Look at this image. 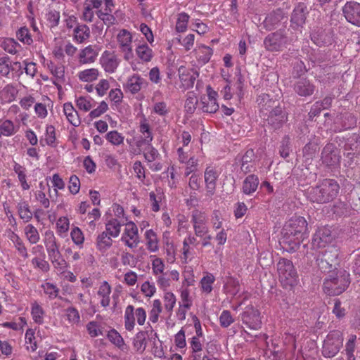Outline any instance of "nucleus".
Here are the masks:
<instances>
[{
  "label": "nucleus",
  "instance_id": "obj_1",
  "mask_svg": "<svg viewBox=\"0 0 360 360\" xmlns=\"http://www.w3.org/2000/svg\"><path fill=\"white\" fill-rule=\"evenodd\" d=\"M283 234L286 243L299 247L301 242L309 235L306 219L301 216L292 217L285 224Z\"/></svg>",
  "mask_w": 360,
  "mask_h": 360
},
{
  "label": "nucleus",
  "instance_id": "obj_2",
  "mask_svg": "<svg viewBox=\"0 0 360 360\" xmlns=\"http://www.w3.org/2000/svg\"><path fill=\"white\" fill-rule=\"evenodd\" d=\"M340 186L333 179H326L308 191L307 198L313 202L326 203L338 195Z\"/></svg>",
  "mask_w": 360,
  "mask_h": 360
},
{
  "label": "nucleus",
  "instance_id": "obj_3",
  "mask_svg": "<svg viewBox=\"0 0 360 360\" xmlns=\"http://www.w3.org/2000/svg\"><path fill=\"white\" fill-rule=\"evenodd\" d=\"M328 272L323 282V290L329 295H338L343 292L350 283L349 274L345 269H335Z\"/></svg>",
  "mask_w": 360,
  "mask_h": 360
},
{
  "label": "nucleus",
  "instance_id": "obj_4",
  "mask_svg": "<svg viewBox=\"0 0 360 360\" xmlns=\"http://www.w3.org/2000/svg\"><path fill=\"white\" fill-rule=\"evenodd\" d=\"M279 281L285 288L296 284L297 273L292 261L281 258L276 264Z\"/></svg>",
  "mask_w": 360,
  "mask_h": 360
},
{
  "label": "nucleus",
  "instance_id": "obj_5",
  "mask_svg": "<svg viewBox=\"0 0 360 360\" xmlns=\"http://www.w3.org/2000/svg\"><path fill=\"white\" fill-rule=\"evenodd\" d=\"M339 250L335 246H329L320 251L316 257V264L321 271L330 272L333 267L338 264Z\"/></svg>",
  "mask_w": 360,
  "mask_h": 360
},
{
  "label": "nucleus",
  "instance_id": "obj_6",
  "mask_svg": "<svg viewBox=\"0 0 360 360\" xmlns=\"http://www.w3.org/2000/svg\"><path fill=\"white\" fill-rule=\"evenodd\" d=\"M147 317L146 311L143 307L135 308L129 304L124 309V328L127 331H133L136 326V321L139 326H143Z\"/></svg>",
  "mask_w": 360,
  "mask_h": 360
},
{
  "label": "nucleus",
  "instance_id": "obj_7",
  "mask_svg": "<svg viewBox=\"0 0 360 360\" xmlns=\"http://www.w3.org/2000/svg\"><path fill=\"white\" fill-rule=\"evenodd\" d=\"M343 338L340 331L330 333L323 345L322 354L325 357L331 358L335 356L342 346Z\"/></svg>",
  "mask_w": 360,
  "mask_h": 360
},
{
  "label": "nucleus",
  "instance_id": "obj_8",
  "mask_svg": "<svg viewBox=\"0 0 360 360\" xmlns=\"http://www.w3.org/2000/svg\"><path fill=\"white\" fill-rule=\"evenodd\" d=\"M20 62L12 61L9 56L0 57V75L6 78H14L22 74Z\"/></svg>",
  "mask_w": 360,
  "mask_h": 360
},
{
  "label": "nucleus",
  "instance_id": "obj_9",
  "mask_svg": "<svg viewBox=\"0 0 360 360\" xmlns=\"http://www.w3.org/2000/svg\"><path fill=\"white\" fill-rule=\"evenodd\" d=\"M288 44V37L281 30L269 34L264 40V46L269 51H281Z\"/></svg>",
  "mask_w": 360,
  "mask_h": 360
},
{
  "label": "nucleus",
  "instance_id": "obj_10",
  "mask_svg": "<svg viewBox=\"0 0 360 360\" xmlns=\"http://www.w3.org/2000/svg\"><path fill=\"white\" fill-rule=\"evenodd\" d=\"M132 38L131 33L126 29L120 30L117 34L119 49L123 53L124 59L127 61L134 57Z\"/></svg>",
  "mask_w": 360,
  "mask_h": 360
},
{
  "label": "nucleus",
  "instance_id": "obj_11",
  "mask_svg": "<svg viewBox=\"0 0 360 360\" xmlns=\"http://www.w3.org/2000/svg\"><path fill=\"white\" fill-rule=\"evenodd\" d=\"M120 240L125 246L131 250L136 249L138 247L140 238L138 227L134 222L129 221L125 224Z\"/></svg>",
  "mask_w": 360,
  "mask_h": 360
},
{
  "label": "nucleus",
  "instance_id": "obj_12",
  "mask_svg": "<svg viewBox=\"0 0 360 360\" xmlns=\"http://www.w3.org/2000/svg\"><path fill=\"white\" fill-rule=\"evenodd\" d=\"M217 92L214 91L208 85L206 87V94L201 96L200 108L205 112L214 113L219 110V104L217 101Z\"/></svg>",
  "mask_w": 360,
  "mask_h": 360
},
{
  "label": "nucleus",
  "instance_id": "obj_13",
  "mask_svg": "<svg viewBox=\"0 0 360 360\" xmlns=\"http://www.w3.org/2000/svg\"><path fill=\"white\" fill-rule=\"evenodd\" d=\"M100 64L106 73L112 74L116 72L121 60L112 51H104L100 57Z\"/></svg>",
  "mask_w": 360,
  "mask_h": 360
},
{
  "label": "nucleus",
  "instance_id": "obj_14",
  "mask_svg": "<svg viewBox=\"0 0 360 360\" xmlns=\"http://www.w3.org/2000/svg\"><path fill=\"white\" fill-rule=\"evenodd\" d=\"M343 15L349 23L360 27V4L349 1L342 7Z\"/></svg>",
  "mask_w": 360,
  "mask_h": 360
},
{
  "label": "nucleus",
  "instance_id": "obj_15",
  "mask_svg": "<svg viewBox=\"0 0 360 360\" xmlns=\"http://www.w3.org/2000/svg\"><path fill=\"white\" fill-rule=\"evenodd\" d=\"M178 73L181 82L180 88L184 90L192 88L195 81L199 76V73L197 70L187 68L184 65L179 68Z\"/></svg>",
  "mask_w": 360,
  "mask_h": 360
},
{
  "label": "nucleus",
  "instance_id": "obj_16",
  "mask_svg": "<svg viewBox=\"0 0 360 360\" xmlns=\"http://www.w3.org/2000/svg\"><path fill=\"white\" fill-rule=\"evenodd\" d=\"M243 321L249 328L258 330L262 326L259 311L252 306L247 307L243 314Z\"/></svg>",
  "mask_w": 360,
  "mask_h": 360
},
{
  "label": "nucleus",
  "instance_id": "obj_17",
  "mask_svg": "<svg viewBox=\"0 0 360 360\" xmlns=\"http://www.w3.org/2000/svg\"><path fill=\"white\" fill-rule=\"evenodd\" d=\"M156 283L159 288L162 291H167L172 287V281L177 282L180 278V273L176 269L165 271L161 275L155 277Z\"/></svg>",
  "mask_w": 360,
  "mask_h": 360
},
{
  "label": "nucleus",
  "instance_id": "obj_18",
  "mask_svg": "<svg viewBox=\"0 0 360 360\" xmlns=\"http://www.w3.org/2000/svg\"><path fill=\"white\" fill-rule=\"evenodd\" d=\"M334 236L328 227L319 228L312 238V245L314 248H324L326 245L332 243Z\"/></svg>",
  "mask_w": 360,
  "mask_h": 360
},
{
  "label": "nucleus",
  "instance_id": "obj_19",
  "mask_svg": "<svg viewBox=\"0 0 360 360\" xmlns=\"http://www.w3.org/2000/svg\"><path fill=\"white\" fill-rule=\"evenodd\" d=\"M191 220L193 224L195 235L199 237L204 236L207 233L206 214L204 212L195 210L192 212Z\"/></svg>",
  "mask_w": 360,
  "mask_h": 360
},
{
  "label": "nucleus",
  "instance_id": "obj_20",
  "mask_svg": "<svg viewBox=\"0 0 360 360\" xmlns=\"http://www.w3.org/2000/svg\"><path fill=\"white\" fill-rule=\"evenodd\" d=\"M219 171L214 167L208 166L205 171V183L206 195L212 196L214 194L216 182L219 175Z\"/></svg>",
  "mask_w": 360,
  "mask_h": 360
},
{
  "label": "nucleus",
  "instance_id": "obj_21",
  "mask_svg": "<svg viewBox=\"0 0 360 360\" xmlns=\"http://www.w3.org/2000/svg\"><path fill=\"white\" fill-rule=\"evenodd\" d=\"M139 132L141 133V139L137 141L136 146L138 147V150H135L134 151V154H139L141 152V148L144 144H149L153 140V134L152 132V129L150 128V124L146 122V120L141 121L140 122Z\"/></svg>",
  "mask_w": 360,
  "mask_h": 360
},
{
  "label": "nucleus",
  "instance_id": "obj_22",
  "mask_svg": "<svg viewBox=\"0 0 360 360\" xmlns=\"http://www.w3.org/2000/svg\"><path fill=\"white\" fill-rule=\"evenodd\" d=\"M286 120V114L279 106H275L266 118L267 124L274 129L280 128Z\"/></svg>",
  "mask_w": 360,
  "mask_h": 360
},
{
  "label": "nucleus",
  "instance_id": "obj_23",
  "mask_svg": "<svg viewBox=\"0 0 360 360\" xmlns=\"http://www.w3.org/2000/svg\"><path fill=\"white\" fill-rule=\"evenodd\" d=\"M147 85V82L141 75L134 74L129 77L124 84L125 91L132 94H136L141 91L143 86Z\"/></svg>",
  "mask_w": 360,
  "mask_h": 360
},
{
  "label": "nucleus",
  "instance_id": "obj_24",
  "mask_svg": "<svg viewBox=\"0 0 360 360\" xmlns=\"http://www.w3.org/2000/svg\"><path fill=\"white\" fill-rule=\"evenodd\" d=\"M112 288L108 282L104 281L100 283L96 293V297L98 300L101 306L107 308L110 304V294Z\"/></svg>",
  "mask_w": 360,
  "mask_h": 360
},
{
  "label": "nucleus",
  "instance_id": "obj_25",
  "mask_svg": "<svg viewBox=\"0 0 360 360\" xmlns=\"http://www.w3.org/2000/svg\"><path fill=\"white\" fill-rule=\"evenodd\" d=\"M53 107V102L51 99L47 96H42L41 99L35 103L34 105V111L40 120H44L49 115L48 108Z\"/></svg>",
  "mask_w": 360,
  "mask_h": 360
},
{
  "label": "nucleus",
  "instance_id": "obj_26",
  "mask_svg": "<svg viewBox=\"0 0 360 360\" xmlns=\"http://www.w3.org/2000/svg\"><path fill=\"white\" fill-rule=\"evenodd\" d=\"M283 20H287V18L284 16L281 10H277L269 13L263 22V27L266 30H272L276 29Z\"/></svg>",
  "mask_w": 360,
  "mask_h": 360
},
{
  "label": "nucleus",
  "instance_id": "obj_27",
  "mask_svg": "<svg viewBox=\"0 0 360 360\" xmlns=\"http://www.w3.org/2000/svg\"><path fill=\"white\" fill-rule=\"evenodd\" d=\"M307 8L304 4H299L293 10L291 25L294 28L302 27L305 23Z\"/></svg>",
  "mask_w": 360,
  "mask_h": 360
},
{
  "label": "nucleus",
  "instance_id": "obj_28",
  "mask_svg": "<svg viewBox=\"0 0 360 360\" xmlns=\"http://www.w3.org/2000/svg\"><path fill=\"white\" fill-rule=\"evenodd\" d=\"M223 221L224 217L222 212L219 210H214L212 217V223L214 230L221 229L216 236V240L219 245H223L225 243L224 229H222Z\"/></svg>",
  "mask_w": 360,
  "mask_h": 360
},
{
  "label": "nucleus",
  "instance_id": "obj_29",
  "mask_svg": "<svg viewBox=\"0 0 360 360\" xmlns=\"http://www.w3.org/2000/svg\"><path fill=\"white\" fill-rule=\"evenodd\" d=\"M98 51L95 46L89 45L82 49L78 56V60L80 64H91L96 61Z\"/></svg>",
  "mask_w": 360,
  "mask_h": 360
},
{
  "label": "nucleus",
  "instance_id": "obj_30",
  "mask_svg": "<svg viewBox=\"0 0 360 360\" xmlns=\"http://www.w3.org/2000/svg\"><path fill=\"white\" fill-rule=\"evenodd\" d=\"M13 170L17 175L18 181L22 191H27L31 186L27 181V169L18 162L14 161L13 164Z\"/></svg>",
  "mask_w": 360,
  "mask_h": 360
},
{
  "label": "nucleus",
  "instance_id": "obj_31",
  "mask_svg": "<svg viewBox=\"0 0 360 360\" xmlns=\"http://www.w3.org/2000/svg\"><path fill=\"white\" fill-rule=\"evenodd\" d=\"M102 0H86L82 18L84 21L91 22L94 18V9H98L102 5Z\"/></svg>",
  "mask_w": 360,
  "mask_h": 360
},
{
  "label": "nucleus",
  "instance_id": "obj_32",
  "mask_svg": "<svg viewBox=\"0 0 360 360\" xmlns=\"http://www.w3.org/2000/svg\"><path fill=\"white\" fill-rule=\"evenodd\" d=\"M17 214L24 223L30 222L33 218V213L28 201L20 200L16 204Z\"/></svg>",
  "mask_w": 360,
  "mask_h": 360
},
{
  "label": "nucleus",
  "instance_id": "obj_33",
  "mask_svg": "<svg viewBox=\"0 0 360 360\" xmlns=\"http://www.w3.org/2000/svg\"><path fill=\"white\" fill-rule=\"evenodd\" d=\"M294 90L300 96H309L313 94L315 86L309 80L302 78L295 84Z\"/></svg>",
  "mask_w": 360,
  "mask_h": 360
},
{
  "label": "nucleus",
  "instance_id": "obj_34",
  "mask_svg": "<svg viewBox=\"0 0 360 360\" xmlns=\"http://www.w3.org/2000/svg\"><path fill=\"white\" fill-rule=\"evenodd\" d=\"M333 149V144H328L322 150L321 159L327 166H333L339 162V155Z\"/></svg>",
  "mask_w": 360,
  "mask_h": 360
},
{
  "label": "nucleus",
  "instance_id": "obj_35",
  "mask_svg": "<svg viewBox=\"0 0 360 360\" xmlns=\"http://www.w3.org/2000/svg\"><path fill=\"white\" fill-rule=\"evenodd\" d=\"M0 47L11 55H16L22 49V46L11 37H0Z\"/></svg>",
  "mask_w": 360,
  "mask_h": 360
},
{
  "label": "nucleus",
  "instance_id": "obj_36",
  "mask_svg": "<svg viewBox=\"0 0 360 360\" xmlns=\"http://www.w3.org/2000/svg\"><path fill=\"white\" fill-rule=\"evenodd\" d=\"M345 150L347 151V156L350 159L359 155L360 153V136L356 134L350 136L345 146Z\"/></svg>",
  "mask_w": 360,
  "mask_h": 360
},
{
  "label": "nucleus",
  "instance_id": "obj_37",
  "mask_svg": "<svg viewBox=\"0 0 360 360\" xmlns=\"http://www.w3.org/2000/svg\"><path fill=\"white\" fill-rule=\"evenodd\" d=\"M18 91L13 84L6 85L0 91V103L5 105L14 101L17 97Z\"/></svg>",
  "mask_w": 360,
  "mask_h": 360
},
{
  "label": "nucleus",
  "instance_id": "obj_38",
  "mask_svg": "<svg viewBox=\"0 0 360 360\" xmlns=\"http://www.w3.org/2000/svg\"><path fill=\"white\" fill-rule=\"evenodd\" d=\"M144 238L147 250L151 253L157 252L160 249L157 233L153 229H148L144 233Z\"/></svg>",
  "mask_w": 360,
  "mask_h": 360
},
{
  "label": "nucleus",
  "instance_id": "obj_39",
  "mask_svg": "<svg viewBox=\"0 0 360 360\" xmlns=\"http://www.w3.org/2000/svg\"><path fill=\"white\" fill-rule=\"evenodd\" d=\"M19 130V127L9 119H0V138L1 136L9 137L15 134Z\"/></svg>",
  "mask_w": 360,
  "mask_h": 360
},
{
  "label": "nucleus",
  "instance_id": "obj_40",
  "mask_svg": "<svg viewBox=\"0 0 360 360\" xmlns=\"http://www.w3.org/2000/svg\"><path fill=\"white\" fill-rule=\"evenodd\" d=\"M101 75L98 68H86L77 72V77L82 82L91 83L96 82Z\"/></svg>",
  "mask_w": 360,
  "mask_h": 360
},
{
  "label": "nucleus",
  "instance_id": "obj_41",
  "mask_svg": "<svg viewBox=\"0 0 360 360\" xmlns=\"http://www.w3.org/2000/svg\"><path fill=\"white\" fill-rule=\"evenodd\" d=\"M46 65L49 70L56 78L53 84L57 86L58 88L60 87V84H59L58 82L64 81L65 67L62 64H56L52 61H49Z\"/></svg>",
  "mask_w": 360,
  "mask_h": 360
},
{
  "label": "nucleus",
  "instance_id": "obj_42",
  "mask_svg": "<svg viewBox=\"0 0 360 360\" xmlns=\"http://www.w3.org/2000/svg\"><path fill=\"white\" fill-rule=\"evenodd\" d=\"M63 113L68 122L72 125L78 127L80 124L81 121L78 112L70 102L63 104Z\"/></svg>",
  "mask_w": 360,
  "mask_h": 360
},
{
  "label": "nucleus",
  "instance_id": "obj_43",
  "mask_svg": "<svg viewBox=\"0 0 360 360\" xmlns=\"http://www.w3.org/2000/svg\"><path fill=\"white\" fill-rule=\"evenodd\" d=\"M8 238L13 243L18 255L24 259H27L29 255L22 239L14 231H11Z\"/></svg>",
  "mask_w": 360,
  "mask_h": 360
},
{
  "label": "nucleus",
  "instance_id": "obj_44",
  "mask_svg": "<svg viewBox=\"0 0 360 360\" xmlns=\"http://www.w3.org/2000/svg\"><path fill=\"white\" fill-rule=\"evenodd\" d=\"M96 104V101L90 96H79L75 98L77 108L82 112H89Z\"/></svg>",
  "mask_w": 360,
  "mask_h": 360
},
{
  "label": "nucleus",
  "instance_id": "obj_45",
  "mask_svg": "<svg viewBox=\"0 0 360 360\" xmlns=\"http://www.w3.org/2000/svg\"><path fill=\"white\" fill-rule=\"evenodd\" d=\"M194 53L198 62L205 65L210 60L213 51L207 46L199 45L195 49Z\"/></svg>",
  "mask_w": 360,
  "mask_h": 360
},
{
  "label": "nucleus",
  "instance_id": "obj_46",
  "mask_svg": "<svg viewBox=\"0 0 360 360\" xmlns=\"http://www.w3.org/2000/svg\"><path fill=\"white\" fill-rule=\"evenodd\" d=\"M136 56L143 63H149L152 60L154 53L151 48L146 43L139 44L135 49Z\"/></svg>",
  "mask_w": 360,
  "mask_h": 360
},
{
  "label": "nucleus",
  "instance_id": "obj_47",
  "mask_svg": "<svg viewBox=\"0 0 360 360\" xmlns=\"http://www.w3.org/2000/svg\"><path fill=\"white\" fill-rule=\"evenodd\" d=\"M112 237L103 232L98 234L96 240V249L102 254L108 250L112 247Z\"/></svg>",
  "mask_w": 360,
  "mask_h": 360
},
{
  "label": "nucleus",
  "instance_id": "obj_48",
  "mask_svg": "<svg viewBox=\"0 0 360 360\" xmlns=\"http://www.w3.org/2000/svg\"><path fill=\"white\" fill-rule=\"evenodd\" d=\"M163 311L162 301L160 299H155L151 302V308L148 312V322L156 323L159 321L160 314Z\"/></svg>",
  "mask_w": 360,
  "mask_h": 360
},
{
  "label": "nucleus",
  "instance_id": "obj_49",
  "mask_svg": "<svg viewBox=\"0 0 360 360\" xmlns=\"http://www.w3.org/2000/svg\"><path fill=\"white\" fill-rule=\"evenodd\" d=\"M90 37V29L84 24L77 25L73 32L74 40L77 43H83Z\"/></svg>",
  "mask_w": 360,
  "mask_h": 360
},
{
  "label": "nucleus",
  "instance_id": "obj_50",
  "mask_svg": "<svg viewBox=\"0 0 360 360\" xmlns=\"http://www.w3.org/2000/svg\"><path fill=\"white\" fill-rule=\"evenodd\" d=\"M105 227L103 233L112 238H117L121 232L122 224L117 219L111 218L105 223Z\"/></svg>",
  "mask_w": 360,
  "mask_h": 360
},
{
  "label": "nucleus",
  "instance_id": "obj_51",
  "mask_svg": "<svg viewBox=\"0 0 360 360\" xmlns=\"http://www.w3.org/2000/svg\"><path fill=\"white\" fill-rule=\"evenodd\" d=\"M259 185V179L256 175L251 174L248 176L243 184L242 190L245 194L250 195L254 193Z\"/></svg>",
  "mask_w": 360,
  "mask_h": 360
},
{
  "label": "nucleus",
  "instance_id": "obj_52",
  "mask_svg": "<svg viewBox=\"0 0 360 360\" xmlns=\"http://www.w3.org/2000/svg\"><path fill=\"white\" fill-rule=\"evenodd\" d=\"M150 259L152 274L155 276V278L165 272L166 266L164 260L162 258L153 255L150 256Z\"/></svg>",
  "mask_w": 360,
  "mask_h": 360
},
{
  "label": "nucleus",
  "instance_id": "obj_53",
  "mask_svg": "<svg viewBox=\"0 0 360 360\" xmlns=\"http://www.w3.org/2000/svg\"><path fill=\"white\" fill-rule=\"evenodd\" d=\"M146 336V332L141 330L135 335L133 339V346L136 351L140 354H142L146 349L147 345Z\"/></svg>",
  "mask_w": 360,
  "mask_h": 360
},
{
  "label": "nucleus",
  "instance_id": "obj_54",
  "mask_svg": "<svg viewBox=\"0 0 360 360\" xmlns=\"http://www.w3.org/2000/svg\"><path fill=\"white\" fill-rule=\"evenodd\" d=\"M45 311L43 307L36 301L31 304V316L34 322L41 325L44 323Z\"/></svg>",
  "mask_w": 360,
  "mask_h": 360
},
{
  "label": "nucleus",
  "instance_id": "obj_55",
  "mask_svg": "<svg viewBox=\"0 0 360 360\" xmlns=\"http://www.w3.org/2000/svg\"><path fill=\"white\" fill-rule=\"evenodd\" d=\"M163 309L167 313L171 315L176 303V297L172 292L169 291V290L167 291H163Z\"/></svg>",
  "mask_w": 360,
  "mask_h": 360
},
{
  "label": "nucleus",
  "instance_id": "obj_56",
  "mask_svg": "<svg viewBox=\"0 0 360 360\" xmlns=\"http://www.w3.org/2000/svg\"><path fill=\"white\" fill-rule=\"evenodd\" d=\"M24 233L30 244H37L40 240L37 229L32 224H28L25 226Z\"/></svg>",
  "mask_w": 360,
  "mask_h": 360
},
{
  "label": "nucleus",
  "instance_id": "obj_57",
  "mask_svg": "<svg viewBox=\"0 0 360 360\" xmlns=\"http://www.w3.org/2000/svg\"><path fill=\"white\" fill-rule=\"evenodd\" d=\"M215 281V278L211 273L205 272L200 281V285L202 292L210 294L212 291V284Z\"/></svg>",
  "mask_w": 360,
  "mask_h": 360
},
{
  "label": "nucleus",
  "instance_id": "obj_58",
  "mask_svg": "<svg viewBox=\"0 0 360 360\" xmlns=\"http://www.w3.org/2000/svg\"><path fill=\"white\" fill-rule=\"evenodd\" d=\"M190 348L193 360H200L202 351V344L199 337H193L190 341Z\"/></svg>",
  "mask_w": 360,
  "mask_h": 360
},
{
  "label": "nucleus",
  "instance_id": "obj_59",
  "mask_svg": "<svg viewBox=\"0 0 360 360\" xmlns=\"http://www.w3.org/2000/svg\"><path fill=\"white\" fill-rule=\"evenodd\" d=\"M15 35L17 39L25 45H31L33 43L30 30L25 26L20 27L16 31Z\"/></svg>",
  "mask_w": 360,
  "mask_h": 360
},
{
  "label": "nucleus",
  "instance_id": "obj_60",
  "mask_svg": "<svg viewBox=\"0 0 360 360\" xmlns=\"http://www.w3.org/2000/svg\"><path fill=\"white\" fill-rule=\"evenodd\" d=\"M44 141L45 144L50 147L56 146V129L53 125L48 124L46 127Z\"/></svg>",
  "mask_w": 360,
  "mask_h": 360
},
{
  "label": "nucleus",
  "instance_id": "obj_61",
  "mask_svg": "<svg viewBox=\"0 0 360 360\" xmlns=\"http://www.w3.org/2000/svg\"><path fill=\"white\" fill-rule=\"evenodd\" d=\"M105 137L108 142L114 146H120L124 143V136L117 130L108 131Z\"/></svg>",
  "mask_w": 360,
  "mask_h": 360
},
{
  "label": "nucleus",
  "instance_id": "obj_62",
  "mask_svg": "<svg viewBox=\"0 0 360 360\" xmlns=\"http://www.w3.org/2000/svg\"><path fill=\"white\" fill-rule=\"evenodd\" d=\"M140 291L146 298L149 299L155 295L157 288L154 282L146 281L141 285Z\"/></svg>",
  "mask_w": 360,
  "mask_h": 360
},
{
  "label": "nucleus",
  "instance_id": "obj_63",
  "mask_svg": "<svg viewBox=\"0 0 360 360\" xmlns=\"http://www.w3.org/2000/svg\"><path fill=\"white\" fill-rule=\"evenodd\" d=\"M146 147L141 151L143 152L144 158L148 163H152L155 162L159 157L160 153L158 150L154 148L151 143L146 144Z\"/></svg>",
  "mask_w": 360,
  "mask_h": 360
},
{
  "label": "nucleus",
  "instance_id": "obj_64",
  "mask_svg": "<svg viewBox=\"0 0 360 360\" xmlns=\"http://www.w3.org/2000/svg\"><path fill=\"white\" fill-rule=\"evenodd\" d=\"M190 16L185 12H181L177 15L175 30L178 32H184L188 27V23Z\"/></svg>",
  "mask_w": 360,
  "mask_h": 360
}]
</instances>
